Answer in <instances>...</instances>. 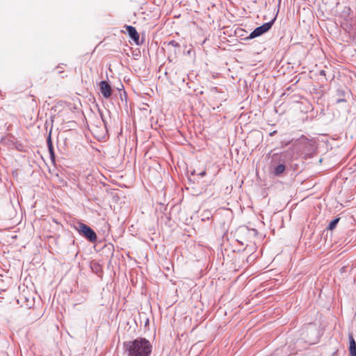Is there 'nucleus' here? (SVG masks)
Returning a JSON list of instances; mask_svg holds the SVG:
<instances>
[{
    "label": "nucleus",
    "mask_w": 356,
    "mask_h": 356,
    "mask_svg": "<svg viewBox=\"0 0 356 356\" xmlns=\"http://www.w3.org/2000/svg\"><path fill=\"white\" fill-rule=\"evenodd\" d=\"M152 346L145 338L139 337L123 343L124 356H150Z\"/></svg>",
    "instance_id": "nucleus-1"
},
{
    "label": "nucleus",
    "mask_w": 356,
    "mask_h": 356,
    "mask_svg": "<svg viewBox=\"0 0 356 356\" xmlns=\"http://www.w3.org/2000/svg\"><path fill=\"white\" fill-rule=\"evenodd\" d=\"M77 230L79 234L88 238L90 242L97 241V234L95 232L87 225L79 223L78 225Z\"/></svg>",
    "instance_id": "nucleus-2"
},
{
    "label": "nucleus",
    "mask_w": 356,
    "mask_h": 356,
    "mask_svg": "<svg viewBox=\"0 0 356 356\" xmlns=\"http://www.w3.org/2000/svg\"><path fill=\"white\" fill-rule=\"evenodd\" d=\"M275 20V18L271 20L270 22H268L267 23L264 24L263 25L257 27L249 35L248 38L252 39L254 38H257L263 33L267 32L273 24Z\"/></svg>",
    "instance_id": "nucleus-3"
},
{
    "label": "nucleus",
    "mask_w": 356,
    "mask_h": 356,
    "mask_svg": "<svg viewBox=\"0 0 356 356\" xmlns=\"http://www.w3.org/2000/svg\"><path fill=\"white\" fill-rule=\"evenodd\" d=\"M100 91L103 97L105 98H108L111 95V88L105 81L100 82Z\"/></svg>",
    "instance_id": "nucleus-4"
},
{
    "label": "nucleus",
    "mask_w": 356,
    "mask_h": 356,
    "mask_svg": "<svg viewBox=\"0 0 356 356\" xmlns=\"http://www.w3.org/2000/svg\"><path fill=\"white\" fill-rule=\"evenodd\" d=\"M127 31L130 38L134 40L136 44H139V34L138 33L135 27L132 26H127Z\"/></svg>",
    "instance_id": "nucleus-5"
},
{
    "label": "nucleus",
    "mask_w": 356,
    "mask_h": 356,
    "mask_svg": "<svg viewBox=\"0 0 356 356\" xmlns=\"http://www.w3.org/2000/svg\"><path fill=\"white\" fill-rule=\"evenodd\" d=\"M349 339V353L350 356H356V343L352 334L348 335Z\"/></svg>",
    "instance_id": "nucleus-6"
},
{
    "label": "nucleus",
    "mask_w": 356,
    "mask_h": 356,
    "mask_svg": "<svg viewBox=\"0 0 356 356\" xmlns=\"http://www.w3.org/2000/svg\"><path fill=\"white\" fill-rule=\"evenodd\" d=\"M285 170V165L284 164H280L275 168L274 174L276 176H279L284 172Z\"/></svg>",
    "instance_id": "nucleus-7"
},
{
    "label": "nucleus",
    "mask_w": 356,
    "mask_h": 356,
    "mask_svg": "<svg viewBox=\"0 0 356 356\" xmlns=\"http://www.w3.org/2000/svg\"><path fill=\"white\" fill-rule=\"evenodd\" d=\"M339 220V218H336V219L332 220L329 224L328 229H331V230L333 229L336 227L337 224L338 223Z\"/></svg>",
    "instance_id": "nucleus-8"
},
{
    "label": "nucleus",
    "mask_w": 356,
    "mask_h": 356,
    "mask_svg": "<svg viewBox=\"0 0 356 356\" xmlns=\"http://www.w3.org/2000/svg\"><path fill=\"white\" fill-rule=\"evenodd\" d=\"M168 45L172 46L174 47H177L179 46V43L175 40H171L168 42Z\"/></svg>",
    "instance_id": "nucleus-9"
},
{
    "label": "nucleus",
    "mask_w": 356,
    "mask_h": 356,
    "mask_svg": "<svg viewBox=\"0 0 356 356\" xmlns=\"http://www.w3.org/2000/svg\"><path fill=\"white\" fill-rule=\"evenodd\" d=\"M201 177H204L206 175V171H202L199 174Z\"/></svg>",
    "instance_id": "nucleus-10"
},
{
    "label": "nucleus",
    "mask_w": 356,
    "mask_h": 356,
    "mask_svg": "<svg viewBox=\"0 0 356 356\" xmlns=\"http://www.w3.org/2000/svg\"><path fill=\"white\" fill-rule=\"evenodd\" d=\"M321 75H325V71L322 70V71L321 72Z\"/></svg>",
    "instance_id": "nucleus-11"
}]
</instances>
